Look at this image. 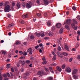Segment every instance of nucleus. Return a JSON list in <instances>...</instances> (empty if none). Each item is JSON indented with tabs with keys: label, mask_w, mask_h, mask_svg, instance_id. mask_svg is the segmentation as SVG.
Listing matches in <instances>:
<instances>
[{
	"label": "nucleus",
	"mask_w": 80,
	"mask_h": 80,
	"mask_svg": "<svg viewBox=\"0 0 80 80\" xmlns=\"http://www.w3.org/2000/svg\"><path fill=\"white\" fill-rule=\"evenodd\" d=\"M22 65H25V62H24V61H22Z\"/></svg>",
	"instance_id": "nucleus-51"
},
{
	"label": "nucleus",
	"mask_w": 80,
	"mask_h": 80,
	"mask_svg": "<svg viewBox=\"0 0 80 80\" xmlns=\"http://www.w3.org/2000/svg\"><path fill=\"white\" fill-rule=\"evenodd\" d=\"M12 54H9L8 55V57L9 58H12Z\"/></svg>",
	"instance_id": "nucleus-47"
},
{
	"label": "nucleus",
	"mask_w": 80,
	"mask_h": 80,
	"mask_svg": "<svg viewBox=\"0 0 80 80\" xmlns=\"http://www.w3.org/2000/svg\"><path fill=\"white\" fill-rule=\"evenodd\" d=\"M2 54H3V55H5L7 54V52H6L5 51H3L2 52Z\"/></svg>",
	"instance_id": "nucleus-32"
},
{
	"label": "nucleus",
	"mask_w": 80,
	"mask_h": 80,
	"mask_svg": "<svg viewBox=\"0 0 80 80\" xmlns=\"http://www.w3.org/2000/svg\"><path fill=\"white\" fill-rule=\"evenodd\" d=\"M36 3L38 5H40V0H37L36 1Z\"/></svg>",
	"instance_id": "nucleus-31"
},
{
	"label": "nucleus",
	"mask_w": 80,
	"mask_h": 80,
	"mask_svg": "<svg viewBox=\"0 0 80 80\" xmlns=\"http://www.w3.org/2000/svg\"><path fill=\"white\" fill-rule=\"evenodd\" d=\"M11 70L12 72H15V71L14 70V69H13V68H11Z\"/></svg>",
	"instance_id": "nucleus-55"
},
{
	"label": "nucleus",
	"mask_w": 80,
	"mask_h": 80,
	"mask_svg": "<svg viewBox=\"0 0 80 80\" xmlns=\"http://www.w3.org/2000/svg\"><path fill=\"white\" fill-rule=\"evenodd\" d=\"M32 2L30 1L28 3H26V6L27 8L29 9L31 7H32Z\"/></svg>",
	"instance_id": "nucleus-2"
},
{
	"label": "nucleus",
	"mask_w": 80,
	"mask_h": 80,
	"mask_svg": "<svg viewBox=\"0 0 80 80\" xmlns=\"http://www.w3.org/2000/svg\"><path fill=\"white\" fill-rule=\"evenodd\" d=\"M63 32V29L61 28L60 29L59 31V32L60 33H62Z\"/></svg>",
	"instance_id": "nucleus-21"
},
{
	"label": "nucleus",
	"mask_w": 80,
	"mask_h": 80,
	"mask_svg": "<svg viewBox=\"0 0 80 80\" xmlns=\"http://www.w3.org/2000/svg\"><path fill=\"white\" fill-rule=\"evenodd\" d=\"M45 70L47 72H48V68H45Z\"/></svg>",
	"instance_id": "nucleus-44"
},
{
	"label": "nucleus",
	"mask_w": 80,
	"mask_h": 80,
	"mask_svg": "<svg viewBox=\"0 0 80 80\" xmlns=\"http://www.w3.org/2000/svg\"><path fill=\"white\" fill-rule=\"evenodd\" d=\"M65 67H66V65L65 64H62L61 66V68L62 69H65Z\"/></svg>",
	"instance_id": "nucleus-14"
},
{
	"label": "nucleus",
	"mask_w": 80,
	"mask_h": 80,
	"mask_svg": "<svg viewBox=\"0 0 80 80\" xmlns=\"http://www.w3.org/2000/svg\"><path fill=\"white\" fill-rule=\"evenodd\" d=\"M28 17V15L27 14L22 15V18H27Z\"/></svg>",
	"instance_id": "nucleus-13"
},
{
	"label": "nucleus",
	"mask_w": 80,
	"mask_h": 80,
	"mask_svg": "<svg viewBox=\"0 0 80 80\" xmlns=\"http://www.w3.org/2000/svg\"><path fill=\"white\" fill-rule=\"evenodd\" d=\"M44 16L45 17H47V12H45Z\"/></svg>",
	"instance_id": "nucleus-62"
},
{
	"label": "nucleus",
	"mask_w": 80,
	"mask_h": 80,
	"mask_svg": "<svg viewBox=\"0 0 80 80\" xmlns=\"http://www.w3.org/2000/svg\"><path fill=\"white\" fill-rule=\"evenodd\" d=\"M57 54L59 57H60L61 58H62L63 57V56H62V53H61V52L58 51L57 52Z\"/></svg>",
	"instance_id": "nucleus-6"
},
{
	"label": "nucleus",
	"mask_w": 80,
	"mask_h": 80,
	"mask_svg": "<svg viewBox=\"0 0 80 80\" xmlns=\"http://www.w3.org/2000/svg\"><path fill=\"white\" fill-rule=\"evenodd\" d=\"M77 8L75 6H73L72 7V9L73 10H74V11H75L76 10V9Z\"/></svg>",
	"instance_id": "nucleus-33"
},
{
	"label": "nucleus",
	"mask_w": 80,
	"mask_h": 80,
	"mask_svg": "<svg viewBox=\"0 0 80 80\" xmlns=\"http://www.w3.org/2000/svg\"><path fill=\"white\" fill-rule=\"evenodd\" d=\"M40 36H41V37H43L45 36V34L43 32H40Z\"/></svg>",
	"instance_id": "nucleus-12"
},
{
	"label": "nucleus",
	"mask_w": 80,
	"mask_h": 80,
	"mask_svg": "<svg viewBox=\"0 0 80 80\" xmlns=\"http://www.w3.org/2000/svg\"><path fill=\"white\" fill-rule=\"evenodd\" d=\"M39 47V46L37 45L35 46V48H36V49H37Z\"/></svg>",
	"instance_id": "nucleus-60"
},
{
	"label": "nucleus",
	"mask_w": 80,
	"mask_h": 80,
	"mask_svg": "<svg viewBox=\"0 0 80 80\" xmlns=\"http://www.w3.org/2000/svg\"><path fill=\"white\" fill-rule=\"evenodd\" d=\"M53 77H49L48 78V80H53Z\"/></svg>",
	"instance_id": "nucleus-25"
},
{
	"label": "nucleus",
	"mask_w": 80,
	"mask_h": 80,
	"mask_svg": "<svg viewBox=\"0 0 80 80\" xmlns=\"http://www.w3.org/2000/svg\"><path fill=\"white\" fill-rule=\"evenodd\" d=\"M38 74L39 75H40L42 74V72L41 71H39L38 72Z\"/></svg>",
	"instance_id": "nucleus-34"
},
{
	"label": "nucleus",
	"mask_w": 80,
	"mask_h": 80,
	"mask_svg": "<svg viewBox=\"0 0 80 80\" xmlns=\"http://www.w3.org/2000/svg\"><path fill=\"white\" fill-rule=\"evenodd\" d=\"M56 26L57 28H60L62 26V24L59 23H57Z\"/></svg>",
	"instance_id": "nucleus-8"
},
{
	"label": "nucleus",
	"mask_w": 80,
	"mask_h": 80,
	"mask_svg": "<svg viewBox=\"0 0 80 80\" xmlns=\"http://www.w3.org/2000/svg\"><path fill=\"white\" fill-rule=\"evenodd\" d=\"M10 8V5H8L4 8V11L5 12H10L11 10Z\"/></svg>",
	"instance_id": "nucleus-1"
},
{
	"label": "nucleus",
	"mask_w": 80,
	"mask_h": 80,
	"mask_svg": "<svg viewBox=\"0 0 80 80\" xmlns=\"http://www.w3.org/2000/svg\"><path fill=\"white\" fill-rule=\"evenodd\" d=\"M65 48H66V50H67V51H69V48H68V46L66 45L65 46Z\"/></svg>",
	"instance_id": "nucleus-23"
},
{
	"label": "nucleus",
	"mask_w": 80,
	"mask_h": 80,
	"mask_svg": "<svg viewBox=\"0 0 80 80\" xmlns=\"http://www.w3.org/2000/svg\"><path fill=\"white\" fill-rule=\"evenodd\" d=\"M78 72V69H75L72 71V75H74L75 74H77Z\"/></svg>",
	"instance_id": "nucleus-5"
},
{
	"label": "nucleus",
	"mask_w": 80,
	"mask_h": 80,
	"mask_svg": "<svg viewBox=\"0 0 80 80\" xmlns=\"http://www.w3.org/2000/svg\"><path fill=\"white\" fill-rule=\"evenodd\" d=\"M35 34L37 37H40V32L37 33L35 32Z\"/></svg>",
	"instance_id": "nucleus-17"
},
{
	"label": "nucleus",
	"mask_w": 80,
	"mask_h": 80,
	"mask_svg": "<svg viewBox=\"0 0 80 80\" xmlns=\"http://www.w3.org/2000/svg\"><path fill=\"white\" fill-rule=\"evenodd\" d=\"M48 62L47 61H44L42 62V64L43 65H45L46 63H47Z\"/></svg>",
	"instance_id": "nucleus-28"
},
{
	"label": "nucleus",
	"mask_w": 80,
	"mask_h": 80,
	"mask_svg": "<svg viewBox=\"0 0 80 80\" xmlns=\"http://www.w3.org/2000/svg\"><path fill=\"white\" fill-rule=\"evenodd\" d=\"M49 70H50V71L51 72H52V73H54V72L53 71V69H52V67H49Z\"/></svg>",
	"instance_id": "nucleus-11"
},
{
	"label": "nucleus",
	"mask_w": 80,
	"mask_h": 80,
	"mask_svg": "<svg viewBox=\"0 0 80 80\" xmlns=\"http://www.w3.org/2000/svg\"><path fill=\"white\" fill-rule=\"evenodd\" d=\"M30 58L32 60H34V58H33L32 57H30Z\"/></svg>",
	"instance_id": "nucleus-58"
},
{
	"label": "nucleus",
	"mask_w": 80,
	"mask_h": 80,
	"mask_svg": "<svg viewBox=\"0 0 80 80\" xmlns=\"http://www.w3.org/2000/svg\"><path fill=\"white\" fill-rule=\"evenodd\" d=\"M57 42L58 43H59V44H60V43H61V42L59 39L57 40Z\"/></svg>",
	"instance_id": "nucleus-39"
},
{
	"label": "nucleus",
	"mask_w": 80,
	"mask_h": 80,
	"mask_svg": "<svg viewBox=\"0 0 80 80\" xmlns=\"http://www.w3.org/2000/svg\"><path fill=\"white\" fill-rule=\"evenodd\" d=\"M20 41H17L16 43L15 44L16 45H20Z\"/></svg>",
	"instance_id": "nucleus-24"
},
{
	"label": "nucleus",
	"mask_w": 80,
	"mask_h": 80,
	"mask_svg": "<svg viewBox=\"0 0 80 80\" xmlns=\"http://www.w3.org/2000/svg\"><path fill=\"white\" fill-rule=\"evenodd\" d=\"M49 35L50 37H52V35H53V32H50L49 33Z\"/></svg>",
	"instance_id": "nucleus-18"
},
{
	"label": "nucleus",
	"mask_w": 80,
	"mask_h": 80,
	"mask_svg": "<svg viewBox=\"0 0 80 80\" xmlns=\"http://www.w3.org/2000/svg\"><path fill=\"white\" fill-rule=\"evenodd\" d=\"M65 71L68 73H70L72 72V69L69 67H67L66 68Z\"/></svg>",
	"instance_id": "nucleus-4"
},
{
	"label": "nucleus",
	"mask_w": 80,
	"mask_h": 80,
	"mask_svg": "<svg viewBox=\"0 0 80 80\" xmlns=\"http://www.w3.org/2000/svg\"><path fill=\"white\" fill-rule=\"evenodd\" d=\"M22 5L24 8L25 7V2H22Z\"/></svg>",
	"instance_id": "nucleus-26"
},
{
	"label": "nucleus",
	"mask_w": 80,
	"mask_h": 80,
	"mask_svg": "<svg viewBox=\"0 0 80 80\" xmlns=\"http://www.w3.org/2000/svg\"><path fill=\"white\" fill-rule=\"evenodd\" d=\"M23 45H27V42H24L23 43Z\"/></svg>",
	"instance_id": "nucleus-54"
},
{
	"label": "nucleus",
	"mask_w": 80,
	"mask_h": 80,
	"mask_svg": "<svg viewBox=\"0 0 80 80\" xmlns=\"http://www.w3.org/2000/svg\"><path fill=\"white\" fill-rule=\"evenodd\" d=\"M51 66H56V65H57V64L55 63L52 64H51Z\"/></svg>",
	"instance_id": "nucleus-53"
},
{
	"label": "nucleus",
	"mask_w": 80,
	"mask_h": 80,
	"mask_svg": "<svg viewBox=\"0 0 80 80\" xmlns=\"http://www.w3.org/2000/svg\"><path fill=\"white\" fill-rule=\"evenodd\" d=\"M0 80H3V77L1 76H0Z\"/></svg>",
	"instance_id": "nucleus-63"
},
{
	"label": "nucleus",
	"mask_w": 80,
	"mask_h": 80,
	"mask_svg": "<svg viewBox=\"0 0 80 80\" xmlns=\"http://www.w3.org/2000/svg\"><path fill=\"white\" fill-rule=\"evenodd\" d=\"M56 68L59 72H62V68H61L59 66H57L56 67Z\"/></svg>",
	"instance_id": "nucleus-10"
},
{
	"label": "nucleus",
	"mask_w": 80,
	"mask_h": 80,
	"mask_svg": "<svg viewBox=\"0 0 80 80\" xmlns=\"http://www.w3.org/2000/svg\"><path fill=\"white\" fill-rule=\"evenodd\" d=\"M7 5V2H4V6H6Z\"/></svg>",
	"instance_id": "nucleus-61"
},
{
	"label": "nucleus",
	"mask_w": 80,
	"mask_h": 80,
	"mask_svg": "<svg viewBox=\"0 0 80 80\" xmlns=\"http://www.w3.org/2000/svg\"><path fill=\"white\" fill-rule=\"evenodd\" d=\"M37 15L38 17H39V18H40L41 17H42V16L41 15V14L40 13H38L37 14Z\"/></svg>",
	"instance_id": "nucleus-38"
},
{
	"label": "nucleus",
	"mask_w": 80,
	"mask_h": 80,
	"mask_svg": "<svg viewBox=\"0 0 80 80\" xmlns=\"http://www.w3.org/2000/svg\"><path fill=\"white\" fill-rule=\"evenodd\" d=\"M62 54L64 56H67L68 55V53H67L66 52H63Z\"/></svg>",
	"instance_id": "nucleus-22"
},
{
	"label": "nucleus",
	"mask_w": 80,
	"mask_h": 80,
	"mask_svg": "<svg viewBox=\"0 0 80 80\" xmlns=\"http://www.w3.org/2000/svg\"><path fill=\"white\" fill-rule=\"evenodd\" d=\"M65 27L67 30H70V28L69 27V26H68V25H66L65 26Z\"/></svg>",
	"instance_id": "nucleus-16"
},
{
	"label": "nucleus",
	"mask_w": 80,
	"mask_h": 80,
	"mask_svg": "<svg viewBox=\"0 0 80 80\" xmlns=\"http://www.w3.org/2000/svg\"><path fill=\"white\" fill-rule=\"evenodd\" d=\"M72 60H73V58H70L69 60V62H71L72 61Z\"/></svg>",
	"instance_id": "nucleus-42"
},
{
	"label": "nucleus",
	"mask_w": 80,
	"mask_h": 80,
	"mask_svg": "<svg viewBox=\"0 0 80 80\" xmlns=\"http://www.w3.org/2000/svg\"><path fill=\"white\" fill-rule=\"evenodd\" d=\"M3 77H4V78H7V74H3Z\"/></svg>",
	"instance_id": "nucleus-45"
},
{
	"label": "nucleus",
	"mask_w": 80,
	"mask_h": 80,
	"mask_svg": "<svg viewBox=\"0 0 80 80\" xmlns=\"http://www.w3.org/2000/svg\"><path fill=\"white\" fill-rule=\"evenodd\" d=\"M23 54L24 56H25L27 55V52L25 51H24Z\"/></svg>",
	"instance_id": "nucleus-30"
},
{
	"label": "nucleus",
	"mask_w": 80,
	"mask_h": 80,
	"mask_svg": "<svg viewBox=\"0 0 80 80\" xmlns=\"http://www.w3.org/2000/svg\"><path fill=\"white\" fill-rule=\"evenodd\" d=\"M17 6L18 8H20V3H18L17 4Z\"/></svg>",
	"instance_id": "nucleus-20"
},
{
	"label": "nucleus",
	"mask_w": 80,
	"mask_h": 80,
	"mask_svg": "<svg viewBox=\"0 0 80 80\" xmlns=\"http://www.w3.org/2000/svg\"><path fill=\"white\" fill-rule=\"evenodd\" d=\"M42 60H43V61H46V60H47L45 59V57L42 58Z\"/></svg>",
	"instance_id": "nucleus-48"
},
{
	"label": "nucleus",
	"mask_w": 80,
	"mask_h": 80,
	"mask_svg": "<svg viewBox=\"0 0 80 80\" xmlns=\"http://www.w3.org/2000/svg\"><path fill=\"white\" fill-rule=\"evenodd\" d=\"M66 22L68 25H70L71 24V20L68 19L66 21Z\"/></svg>",
	"instance_id": "nucleus-9"
},
{
	"label": "nucleus",
	"mask_w": 80,
	"mask_h": 80,
	"mask_svg": "<svg viewBox=\"0 0 80 80\" xmlns=\"http://www.w3.org/2000/svg\"><path fill=\"white\" fill-rule=\"evenodd\" d=\"M77 58H78L79 60L80 59V55H79L77 56Z\"/></svg>",
	"instance_id": "nucleus-52"
},
{
	"label": "nucleus",
	"mask_w": 80,
	"mask_h": 80,
	"mask_svg": "<svg viewBox=\"0 0 80 80\" xmlns=\"http://www.w3.org/2000/svg\"><path fill=\"white\" fill-rule=\"evenodd\" d=\"M73 77L74 79H77V77L76 75H74L73 76Z\"/></svg>",
	"instance_id": "nucleus-37"
},
{
	"label": "nucleus",
	"mask_w": 80,
	"mask_h": 80,
	"mask_svg": "<svg viewBox=\"0 0 80 80\" xmlns=\"http://www.w3.org/2000/svg\"><path fill=\"white\" fill-rule=\"evenodd\" d=\"M14 24L12 23V24H9L8 25V27H13V26H14Z\"/></svg>",
	"instance_id": "nucleus-19"
},
{
	"label": "nucleus",
	"mask_w": 80,
	"mask_h": 80,
	"mask_svg": "<svg viewBox=\"0 0 80 80\" xmlns=\"http://www.w3.org/2000/svg\"><path fill=\"white\" fill-rule=\"evenodd\" d=\"M6 65L7 66L6 67L7 68H10V64H7Z\"/></svg>",
	"instance_id": "nucleus-35"
},
{
	"label": "nucleus",
	"mask_w": 80,
	"mask_h": 80,
	"mask_svg": "<svg viewBox=\"0 0 80 80\" xmlns=\"http://www.w3.org/2000/svg\"><path fill=\"white\" fill-rule=\"evenodd\" d=\"M19 22L21 24H23V23H25V22L22 19L20 20Z\"/></svg>",
	"instance_id": "nucleus-15"
},
{
	"label": "nucleus",
	"mask_w": 80,
	"mask_h": 80,
	"mask_svg": "<svg viewBox=\"0 0 80 80\" xmlns=\"http://www.w3.org/2000/svg\"><path fill=\"white\" fill-rule=\"evenodd\" d=\"M47 24L48 25L50 26L51 25V23H50V22H47Z\"/></svg>",
	"instance_id": "nucleus-43"
},
{
	"label": "nucleus",
	"mask_w": 80,
	"mask_h": 80,
	"mask_svg": "<svg viewBox=\"0 0 80 80\" xmlns=\"http://www.w3.org/2000/svg\"><path fill=\"white\" fill-rule=\"evenodd\" d=\"M19 53L20 55H22L23 54V52L22 51H19Z\"/></svg>",
	"instance_id": "nucleus-56"
},
{
	"label": "nucleus",
	"mask_w": 80,
	"mask_h": 80,
	"mask_svg": "<svg viewBox=\"0 0 80 80\" xmlns=\"http://www.w3.org/2000/svg\"><path fill=\"white\" fill-rule=\"evenodd\" d=\"M30 60H27L26 61V63H30Z\"/></svg>",
	"instance_id": "nucleus-49"
},
{
	"label": "nucleus",
	"mask_w": 80,
	"mask_h": 80,
	"mask_svg": "<svg viewBox=\"0 0 80 80\" xmlns=\"http://www.w3.org/2000/svg\"><path fill=\"white\" fill-rule=\"evenodd\" d=\"M44 2L45 5H48V1L47 0L46 1H45Z\"/></svg>",
	"instance_id": "nucleus-29"
},
{
	"label": "nucleus",
	"mask_w": 80,
	"mask_h": 80,
	"mask_svg": "<svg viewBox=\"0 0 80 80\" xmlns=\"http://www.w3.org/2000/svg\"><path fill=\"white\" fill-rule=\"evenodd\" d=\"M28 53H29L30 55L32 54V48H29L27 51Z\"/></svg>",
	"instance_id": "nucleus-7"
},
{
	"label": "nucleus",
	"mask_w": 80,
	"mask_h": 80,
	"mask_svg": "<svg viewBox=\"0 0 80 80\" xmlns=\"http://www.w3.org/2000/svg\"><path fill=\"white\" fill-rule=\"evenodd\" d=\"M20 71L21 72H24V69L23 68H22L21 69Z\"/></svg>",
	"instance_id": "nucleus-41"
},
{
	"label": "nucleus",
	"mask_w": 80,
	"mask_h": 80,
	"mask_svg": "<svg viewBox=\"0 0 80 80\" xmlns=\"http://www.w3.org/2000/svg\"><path fill=\"white\" fill-rule=\"evenodd\" d=\"M64 60L65 61H68V59L67 58H64Z\"/></svg>",
	"instance_id": "nucleus-57"
},
{
	"label": "nucleus",
	"mask_w": 80,
	"mask_h": 80,
	"mask_svg": "<svg viewBox=\"0 0 80 80\" xmlns=\"http://www.w3.org/2000/svg\"><path fill=\"white\" fill-rule=\"evenodd\" d=\"M3 3L1 2L0 3V6L1 7H2V6H3Z\"/></svg>",
	"instance_id": "nucleus-59"
},
{
	"label": "nucleus",
	"mask_w": 80,
	"mask_h": 80,
	"mask_svg": "<svg viewBox=\"0 0 80 80\" xmlns=\"http://www.w3.org/2000/svg\"><path fill=\"white\" fill-rule=\"evenodd\" d=\"M74 30H77V27H73Z\"/></svg>",
	"instance_id": "nucleus-64"
},
{
	"label": "nucleus",
	"mask_w": 80,
	"mask_h": 80,
	"mask_svg": "<svg viewBox=\"0 0 80 80\" xmlns=\"http://www.w3.org/2000/svg\"><path fill=\"white\" fill-rule=\"evenodd\" d=\"M30 38L31 39H34L35 37L33 35H31L30 36Z\"/></svg>",
	"instance_id": "nucleus-40"
},
{
	"label": "nucleus",
	"mask_w": 80,
	"mask_h": 80,
	"mask_svg": "<svg viewBox=\"0 0 80 80\" xmlns=\"http://www.w3.org/2000/svg\"><path fill=\"white\" fill-rule=\"evenodd\" d=\"M25 75H26V76H28L29 75V72H27L25 73Z\"/></svg>",
	"instance_id": "nucleus-46"
},
{
	"label": "nucleus",
	"mask_w": 80,
	"mask_h": 80,
	"mask_svg": "<svg viewBox=\"0 0 80 80\" xmlns=\"http://www.w3.org/2000/svg\"><path fill=\"white\" fill-rule=\"evenodd\" d=\"M12 6H15V2H13L12 3Z\"/></svg>",
	"instance_id": "nucleus-50"
},
{
	"label": "nucleus",
	"mask_w": 80,
	"mask_h": 80,
	"mask_svg": "<svg viewBox=\"0 0 80 80\" xmlns=\"http://www.w3.org/2000/svg\"><path fill=\"white\" fill-rule=\"evenodd\" d=\"M73 23H72L71 24V26L72 28L75 27V24H77V22L76 21V20L75 19L73 20Z\"/></svg>",
	"instance_id": "nucleus-3"
},
{
	"label": "nucleus",
	"mask_w": 80,
	"mask_h": 80,
	"mask_svg": "<svg viewBox=\"0 0 80 80\" xmlns=\"http://www.w3.org/2000/svg\"><path fill=\"white\" fill-rule=\"evenodd\" d=\"M56 57L55 56H53V58H52V60H56Z\"/></svg>",
	"instance_id": "nucleus-36"
},
{
	"label": "nucleus",
	"mask_w": 80,
	"mask_h": 80,
	"mask_svg": "<svg viewBox=\"0 0 80 80\" xmlns=\"http://www.w3.org/2000/svg\"><path fill=\"white\" fill-rule=\"evenodd\" d=\"M61 50L62 48H61V47H60V46H58V51H60Z\"/></svg>",
	"instance_id": "nucleus-27"
}]
</instances>
